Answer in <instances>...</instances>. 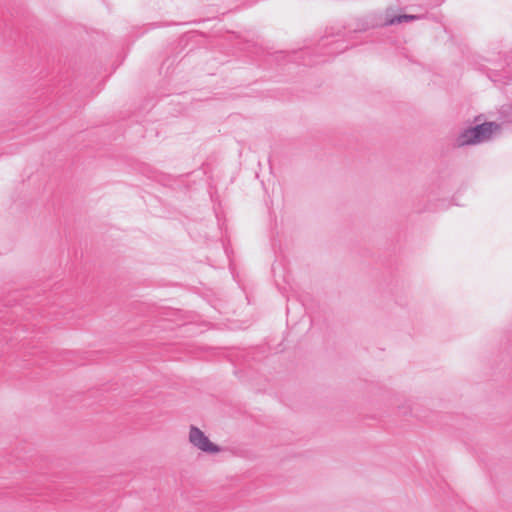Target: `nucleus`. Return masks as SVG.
Wrapping results in <instances>:
<instances>
[{"mask_svg": "<svg viewBox=\"0 0 512 512\" xmlns=\"http://www.w3.org/2000/svg\"><path fill=\"white\" fill-rule=\"evenodd\" d=\"M410 412H411V409H410V407H408L407 409L403 410V412H402V413H403L404 415H406V414H408V413H410Z\"/></svg>", "mask_w": 512, "mask_h": 512, "instance_id": "nucleus-5", "label": "nucleus"}, {"mask_svg": "<svg viewBox=\"0 0 512 512\" xmlns=\"http://www.w3.org/2000/svg\"><path fill=\"white\" fill-rule=\"evenodd\" d=\"M418 17L417 16H414V15H399V16H396L394 18H391L389 20L386 21V24L388 25H394V24H399V23H403V22H408V21H411V20H414V19H417Z\"/></svg>", "mask_w": 512, "mask_h": 512, "instance_id": "nucleus-3", "label": "nucleus"}, {"mask_svg": "<svg viewBox=\"0 0 512 512\" xmlns=\"http://www.w3.org/2000/svg\"><path fill=\"white\" fill-rule=\"evenodd\" d=\"M500 125L495 122H485L475 127L464 129L455 139L458 147L476 145L492 139L500 132Z\"/></svg>", "mask_w": 512, "mask_h": 512, "instance_id": "nucleus-1", "label": "nucleus"}, {"mask_svg": "<svg viewBox=\"0 0 512 512\" xmlns=\"http://www.w3.org/2000/svg\"><path fill=\"white\" fill-rule=\"evenodd\" d=\"M189 442L197 449L209 454H216L222 450L220 446L211 442L205 433L194 425L189 428Z\"/></svg>", "mask_w": 512, "mask_h": 512, "instance_id": "nucleus-2", "label": "nucleus"}, {"mask_svg": "<svg viewBox=\"0 0 512 512\" xmlns=\"http://www.w3.org/2000/svg\"><path fill=\"white\" fill-rule=\"evenodd\" d=\"M172 313V311L168 310V311H163L161 312V315H162V321H168L169 318L168 316Z\"/></svg>", "mask_w": 512, "mask_h": 512, "instance_id": "nucleus-4", "label": "nucleus"}]
</instances>
